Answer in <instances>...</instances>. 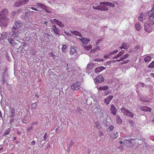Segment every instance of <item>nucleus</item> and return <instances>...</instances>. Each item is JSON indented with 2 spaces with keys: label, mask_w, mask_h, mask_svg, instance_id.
Returning a JSON list of instances; mask_svg holds the SVG:
<instances>
[{
  "label": "nucleus",
  "mask_w": 154,
  "mask_h": 154,
  "mask_svg": "<svg viewBox=\"0 0 154 154\" xmlns=\"http://www.w3.org/2000/svg\"><path fill=\"white\" fill-rule=\"evenodd\" d=\"M17 134H18L19 135H20L21 134V133L19 131H17Z\"/></svg>",
  "instance_id": "obj_60"
},
{
  "label": "nucleus",
  "mask_w": 154,
  "mask_h": 154,
  "mask_svg": "<svg viewBox=\"0 0 154 154\" xmlns=\"http://www.w3.org/2000/svg\"><path fill=\"white\" fill-rule=\"evenodd\" d=\"M76 48L74 46H71L70 47L69 50L70 54L72 55L74 54L76 52Z\"/></svg>",
  "instance_id": "obj_12"
},
{
  "label": "nucleus",
  "mask_w": 154,
  "mask_h": 154,
  "mask_svg": "<svg viewBox=\"0 0 154 154\" xmlns=\"http://www.w3.org/2000/svg\"><path fill=\"white\" fill-rule=\"evenodd\" d=\"M140 86H141L142 87H144V83H140Z\"/></svg>",
  "instance_id": "obj_49"
},
{
  "label": "nucleus",
  "mask_w": 154,
  "mask_h": 154,
  "mask_svg": "<svg viewBox=\"0 0 154 154\" xmlns=\"http://www.w3.org/2000/svg\"><path fill=\"white\" fill-rule=\"evenodd\" d=\"M110 110L111 113L114 116L116 115L117 110L116 107L113 104H112L110 106Z\"/></svg>",
  "instance_id": "obj_8"
},
{
  "label": "nucleus",
  "mask_w": 154,
  "mask_h": 154,
  "mask_svg": "<svg viewBox=\"0 0 154 154\" xmlns=\"http://www.w3.org/2000/svg\"><path fill=\"white\" fill-rule=\"evenodd\" d=\"M152 25L149 23L146 22L145 23L144 29L145 31L148 33H149L152 31Z\"/></svg>",
  "instance_id": "obj_5"
},
{
  "label": "nucleus",
  "mask_w": 154,
  "mask_h": 154,
  "mask_svg": "<svg viewBox=\"0 0 154 154\" xmlns=\"http://www.w3.org/2000/svg\"><path fill=\"white\" fill-rule=\"evenodd\" d=\"M124 54V51L122 50L116 56L113 57V59H116L122 56Z\"/></svg>",
  "instance_id": "obj_23"
},
{
  "label": "nucleus",
  "mask_w": 154,
  "mask_h": 154,
  "mask_svg": "<svg viewBox=\"0 0 154 154\" xmlns=\"http://www.w3.org/2000/svg\"><path fill=\"white\" fill-rule=\"evenodd\" d=\"M127 116H128L129 117H130L131 118H133L134 116V114H133L129 111V110H128V112L127 113V114L126 115Z\"/></svg>",
  "instance_id": "obj_32"
},
{
  "label": "nucleus",
  "mask_w": 154,
  "mask_h": 154,
  "mask_svg": "<svg viewBox=\"0 0 154 154\" xmlns=\"http://www.w3.org/2000/svg\"><path fill=\"white\" fill-rule=\"evenodd\" d=\"M128 47L127 44L126 43H123L122 45V46L120 47L121 49L123 48L126 49Z\"/></svg>",
  "instance_id": "obj_28"
},
{
  "label": "nucleus",
  "mask_w": 154,
  "mask_h": 154,
  "mask_svg": "<svg viewBox=\"0 0 154 154\" xmlns=\"http://www.w3.org/2000/svg\"><path fill=\"white\" fill-rule=\"evenodd\" d=\"M146 16L149 17L146 22L149 23L151 25L154 24V5H153L152 9L146 13Z\"/></svg>",
  "instance_id": "obj_1"
},
{
  "label": "nucleus",
  "mask_w": 154,
  "mask_h": 154,
  "mask_svg": "<svg viewBox=\"0 0 154 154\" xmlns=\"http://www.w3.org/2000/svg\"><path fill=\"white\" fill-rule=\"evenodd\" d=\"M113 128L114 126H109L108 128L107 131H108L110 132L113 130Z\"/></svg>",
  "instance_id": "obj_41"
},
{
  "label": "nucleus",
  "mask_w": 154,
  "mask_h": 154,
  "mask_svg": "<svg viewBox=\"0 0 154 154\" xmlns=\"http://www.w3.org/2000/svg\"><path fill=\"white\" fill-rule=\"evenodd\" d=\"M83 47L87 51H89L92 48V47L91 45L89 46H83Z\"/></svg>",
  "instance_id": "obj_37"
},
{
  "label": "nucleus",
  "mask_w": 154,
  "mask_h": 154,
  "mask_svg": "<svg viewBox=\"0 0 154 154\" xmlns=\"http://www.w3.org/2000/svg\"><path fill=\"white\" fill-rule=\"evenodd\" d=\"M135 27L136 30L137 31H139L141 29L140 26L138 23L135 24Z\"/></svg>",
  "instance_id": "obj_38"
},
{
  "label": "nucleus",
  "mask_w": 154,
  "mask_h": 154,
  "mask_svg": "<svg viewBox=\"0 0 154 154\" xmlns=\"http://www.w3.org/2000/svg\"><path fill=\"white\" fill-rule=\"evenodd\" d=\"M15 26L17 28H19L21 27L22 24L20 21H17L15 22Z\"/></svg>",
  "instance_id": "obj_24"
},
{
  "label": "nucleus",
  "mask_w": 154,
  "mask_h": 154,
  "mask_svg": "<svg viewBox=\"0 0 154 154\" xmlns=\"http://www.w3.org/2000/svg\"><path fill=\"white\" fill-rule=\"evenodd\" d=\"M117 120L116 122L118 124H119L122 123V121L121 119L119 116H117Z\"/></svg>",
  "instance_id": "obj_34"
},
{
  "label": "nucleus",
  "mask_w": 154,
  "mask_h": 154,
  "mask_svg": "<svg viewBox=\"0 0 154 154\" xmlns=\"http://www.w3.org/2000/svg\"><path fill=\"white\" fill-rule=\"evenodd\" d=\"M38 122H35L34 123H33V125H38Z\"/></svg>",
  "instance_id": "obj_55"
},
{
  "label": "nucleus",
  "mask_w": 154,
  "mask_h": 154,
  "mask_svg": "<svg viewBox=\"0 0 154 154\" xmlns=\"http://www.w3.org/2000/svg\"><path fill=\"white\" fill-rule=\"evenodd\" d=\"M35 140H33L31 142V144L32 145H34L35 144Z\"/></svg>",
  "instance_id": "obj_48"
},
{
  "label": "nucleus",
  "mask_w": 154,
  "mask_h": 154,
  "mask_svg": "<svg viewBox=\"0 0 154 154\" xmlns=\"http://www.w3.org/2000/svg\"><path fill=\"white\" fill-rule=\"evenodd\" d=\"M148 67L149 68H154V61H153L148 66Z\"/></svg>",
  "instance_id": "obj_40"
},
{
  "label": "nucleus",
  "mask_w": 154,
  "mask_h": 154,
  "mask_svg": "<svg viewBox=\"0 0 154 154\" xmlns=\"http://www.w3.org/2000/svg\"><path fill=\"white\" fill-rule=\"evenodd\" d=\"M151 59V57L149 56H147L145 58L144 60L146 62H149Z\"/></svg>",
  "instance_id": "obj_31"
},
{
  "label": "nucleus",
  "mask_w": 154,
  "mask_h": 154,
  "mask_svg": "<svg viewBox=\"0 0 154 154\" xmlns=\"http://www.w3.org/2000/svg\"><path fill=\"white\" fill-rule=\"evenodd\" d=\"M79 39L83 43L84 45H86L88 44L90 41L89 39H86V38H79Z\"/></svg>",
  "instance_id": "obj_20"
},
{
  "label": "nucleus",
  "mask_w": 154,
  "mask_h": 154,
  "mask_svg": "<svg viewBox=\"0 0 154 154\" xmlns=\"http://www.w3.org/2000/svg\"><path fill=\"white\" fill-rule=\"evenodd\" d=\"M141 109L143 111L149 112H151L152 110L151 108L147 106L142 107L141 108Z\"/></svg>",
  "instance_id": "obj_21"
},
{
  "label": "nucleus",
  "mask_w": 154,
  "mask_h": 154,
  "mask_svg": "<svg viewBox=\"0 0 154 154\" xmlns=\"http://www.w3.org/2000/svg\"><path fill=\"white\" fill-rule=\"evenodd\" d=\"M104 78L102 76L99 75L95 79V81L97 83H101L104 81Z\"/></svg>",
  "instance_id": "obj_10"
},
{
  "label": "nucleus",
  "mask_w": 154,
  "mask_h": 154,
  "mask_svg": "<svg viewBox=\"0 0 154 154\" xmlns=\"http://www.w3.org/2000/svg\"><path fill=\"white\" fill-rule=\"evenodd\" d=\"M106 68L103 66L98 67L95 69V72L97 73H99L103 70L105 69Z\"/></svg>",
  "instance_id": "obj_14"
},
{
  "label": "nucleus",
  "mask_w": 154,
  "mask_h": 154,
  "mask_svg": "<svg viewBox=\"0 0 154 154\" xmlns=\"http://www.w3.org/2000/svg\"><path fill=\"white\" fill-rule=\"evenodd\" d=\"M11 129L10 128H9L5 130L3 136H5L6 135H8L10 134L11 132Z\"/></svg>",
  "instance_id": "obj_26"
},
{
  "label": "nucleus",
  "mask_w": 154,
  "mask_h": 154,
  "mask_svg": "<svg viewBox=\"0 0 154 154\" xmlns=\"http://www.w3.org/2000/svg\"><path fill=\"white\" fill-rule=\"evenodd\" d=\"M129 60H124V61H123L122 62L120 63V64H122L126 63H128V62H129Z\"/></svg>",
  "instance_id": "obj_43"
},
{
  "label": "nucleus",
  "mask_w": 154,
  "mask_h": 154,
  "mask_svg": "<svg viewBox=\"0 0 154 154\" xmlns=\"http://www.w3.org/2000/svg\"><path fill=\"white\" fill-rule=\"evenodd\" d=\"M100 5H105L109 6V7H115V5L111 2H100Z\"/></svg>",
  "instance_id": "obj_13"
},
{
  "label": "nucleus",
  "mask_w": 154,
  "mask_h": 154,
  "mask_svg": "<svg viewBox=\"0 0 154 154\" xmlns=\"http://www.w3.org/2000/svg\"><path fill=\"white\" fill-rule=\"evenodd\" d=\"M129 123L130 124L132 125L134 123L132 121H130L129 122Z\"/></svg>",
  "instance_id": "obj_57"
},
{
  "label": "nucleus",
  "mask_w": 154,
  "mask_h": 154,
  "mask_svg": "<svg viewBox=\"0 0 154 154\" xmlns=\"http://www.w3.org/2000/svg\"><path fill=\"white\" fill-rule=\"evenodd\" d=\"M107 5H103V6H102L101 5H100V10L101 11H108L109 10V9Z\"/></svg>",
  "instance_id": "obj_19"
},
{
  "label": "nucleus",
  "mask_w": 154,
  "mask_h": 154,
  "mask_svg": "<svg viewBox=\"0 0 154 154\" xmlns=\"http://www.w3.org/2000/svg\"><path fill=\"white\" fill-rule=\"evenodd\" d=\"M152 123H154V119L152 120Z\"/></svg>",
  "instance_id": "obj_64"
},
{
  "label": "nucleus",
  "mask_w": 154,
  "mask_h": 154,
  "mask_svg": "<svg viewBox=\"0 0 154 154\" xmlns=\"http://www.w3.org/2000/svg\"><path fill=\"white\" fill-rule=\"evenodd\" d=\"M119 143L120 144H122L123 143V142L122 141H121Z\"/></svg>",
  "instance_id": "obj_59"
},
{
  "label": "nucleus",
  "mask_w": 154,
  "mask_h": 154,
  "mask_svg": "<svg viewBox=\"0 0 154 154\" xmlns=\"http://www.w3.org/2000/svg\"><path fill=\"white\" fill-rule=\"evenodd\" d=\"M52 29L54 33L56 35H59L60 34L59 30L56 28L55 26H52Z\"/></svg>",
  "instance_id": "obj_18"
},
{
  "label": "nucleus",
  "mask_w": 154,
  "mask_h": 154,
  "mask_svg": "<svg viewBox=\"0 0 154 154\" xmlns=\"http://www.w3.org/2000/svg\"><path fill=\"white\" fill-rule=\"evenodd\" d=\"M145 18V15L142 13H141L138 17L139 20L140 21H142L143 19Z\"/></svg>",
  "instance_id": "obj_27"
},
{
  "label": "nucleus",
  "mask_w": 154,
  "mask_h": 154,
  "mask_svg": "<svg viewBox=\"0 0 154 154\" xmlns=\"http://www.w3.org/2000/svg\"><path fill=\"white\" fill-rule=\"evenodd\" d=\"M9 19L5 16L1 17L0 16V26L1 27H6L8 25Z\"/></svg>",
  "instance_id": "obj_2"
},
{
  "label": "nucleus",
  "mask_w": 154,
  "mask_h": 154,
  "mask_svg": "<svg viewBox=\"0 0 154 154\" xmlns=\"http://www.w3.org/2000/svg\"><path fill=\"white\" fill-rule=\"evenodd\" d=\"M50 56L52 57H54L55 56V55L53 53V52H51V53H50Z\"/></svg>",
  "instance_id": "obj_45"
},
{
  "label": "nucleus",
  "mask_w": 154,
  "mask_h": 154,
  "mask_svg": "<svg viewBox=\"0 0 154 154\" xmlns=\"http://www.w3.org/2000/svg\"><path fill=\"white\" fill-rule=\"evenodd\" d=\"M132 140H134V139H129V140H125V141H127H127H128V142H131V141Z\"/></svg>",
  "instance_id": "obj_51"
},
{
  "label": "nucleus",
  "mask_w": 154,
  "mask_h": 154,
  "mask_svg": "<svg viewBox=\"0 0 154 154\" xmlns=\"http://www.w3.org/2000/svg\"><path fill=\"white\" fill-rule=\"evenodd\" d=\"M9 111L8 113V117L12 118L15 115V110L13 107L10 106L9 107Z\"/></svg>",
  "instance_id": "obj_6"
},
{
  "label": "nucleus",
  "mask_w": 154,
  "mask_h": 154,
  "mask_svg": "<svg viewBox=\"0 0 154 154\" xmlns=\"http://www.w3.org/2000/svg\"><path fill=\"white\" fill-rule=\"evenodd\" d=\"M47 23V21H45L44 22V23L45 24H46Z\"/></svg>",
  "instance_id": "obj_63"
},
{
  "label": "nucleus",
  "mask_w": 154,
  "mask_h": 154,
  "mask_svg": "<svg viewBox=\"0 0 154 154\" xmlns=\"http://www.w3.org/2000/svg\"><path fill=\"white\" fill-rule=\"evenodd\" d=\"M46 133H45V135L44 136V140L45 141V140L46 139Z\"/></svg>",
  "instance_id": "obj_52"
},
{
  "label": "nucleus",
  "mask_w": 154,
  "mask_h": 154,
  "mask_svg": "<svg viewBox=\"0 0 154 154\" xmlns=\"http://www.w3.org/2000/svg\"><path fill=\"white\" fill-rule=\"evenodd\" d=\"M103 135V133L102 132H100V134H99V136L100 137L102 136Z\"/></svg>",
  "instance_id": "obj_56"
},
{
  "label": "nucleus",
  "mask_w": 154,
  "mask_h": 154,
  "mask_svg": "<svg viewBox=\"0 0 154 154\" xmlns=\"http://www.w3.org/2000/svg\"><path fill=\"white\" fill-rule=\"evenodd\" d=\"M71 88L72 90L74 91H78L81 88V84L79 81L72 84Z\"/></svg>",
  "instance_id": "obj_3"
},
{
  "label": "nucleus",
  "mask_w": 154,
  "mask_h": 154,
  "mask_svg": "<svg viewBox=\"0 0 154 154\" xmlns=\"http://www.w3.org/2000/svg\"><path fill=\"white\" fill-rule=\"evenodd\" d=\"M8 40L9 42L12 46H14V44L15 43V42L12 39V38H9L8 39Z\"/></svg>",
  "instance_id": "obj_29"
},
{
  "label": "nucleus",
  "mask_w": 154,
  "mask_h": 154,
  "mask_svg": "<svg viewBox=\"0 0 154 154\" xmlns=\"http://www.w3.org/2000/svg\"><path fill=\"white\" fill-rule=\"evenodd\" d=\"M92 8L95 10H100V6H93Z\"/></svg>",
  "instance_id": "obj_42"
},
{
  "label": "nucleus",
  "mask_w": 154,
  "mask_h": 154,
  "mask_svg": "<svg viewBox=\"0 0 154 154\" xmlns=\"http://www.w3.org/2000/svg\"><path fill=\"white\" fill-rule=\"evenodd\" d=\"M118 50H116L112 52H111L110 53V54H116L118 53Z\"/></svg>",
  "instance_id": "obj_44"
},
{
  "label": "nucleus",
  "mask_w": 154,
  "mask_h": 154,
  "mask_svg": "<svg viewBox=\"0 0 154 154\" xmlns=\"http://www.w3.org/2000/svg\"><path fill=\"white\" fill-rule=\"evenodd\" d=\"M122 112L125 115H126L128 111V110L126 109L124 107H122L121 109Z\"/></svg>",
  "instance_id": "obj_30"
},
{
  "label": "nucleus",
  "mask_w": 154,
  "mask_h": 154,
  "mask_svg": "<svg viewBox=\"0 0 154 154\" xmlns=\"http://www.w3.org/2000/svg\"><path fill=\"white\" fill-rule=\"evenodd\" d=\"M108 88V87L107 86H104L97 88L98 90H106Z\"/></svg>",
  "instance_id": "obj_25"
},
{
  "label": "nucleus",
  "mask_w": 154,
  "mask_h": 154,
  "mask_svg": "<svg viewBox=\"0 0 154 154\" xmlns=\"http://www.w3.org/2000/svg\"><path fill=\"white\" fill-rule=\"evenodd\" d=\"M113 96H109L105 100V102L107 104H109L110 101L113 98Z\"/></svg>",
  "instance_id": "obj_16"
},
{
  "label": "nucleus",
  "mask_w": 154,
  "mask_h": 154,
  "mask_svg": "<svg viewBox=\"0 0 154 154\" xmlns=\"http://www.w3.org/2000/svg\"><path fill=\"white\" fill-rule=\"evenodd\" d=\"M25 14L26 16H29V12H26Z\"/></svg>",
  "instance_id": "obj_54"
},
{
  "label": "nucleus",
  "mask_w": 154,
  "mask_h": 154,
  "mask_svg": "<svg viewBox=\"0 0 154 154\" xmlns=\"http://www.w3.org/2000/svg\"><path fill=\"white\" fill-rule=\"evenodd\" d=\"M19 32L17 30V28L15 26H13L12 28L11 35L14 37H17L18 36Z\"/></svg>",
  "instance_id": "obj_7"
},
{
  "label": "nucleus",
  "mask_w": 154,
  "mask_h": 154,
  "mask_svg": "<svg viewBox=\"0 0 154 154\" xmlns=\"http://www.w3.org/2000/svg\"><path fill=\"white\" fill-rule=\"evenodd\" d=\"M119 135L118 133L116 131H114L112 132L110 135V137L112 139H116Z\"/></svg>",
  "instance_id": "obj_9"
},
{
  "label": "nucleus",
  "mask_w": 154,
  "mask_h": 154,
  "mask_svg": "<svg viewBox=\"0 0 154 154\" xmlns=\"http://www.w3.org/2000/svg\"><path fill=\"white\" fill-rule=\"evenodd\" d=\"M60 126H59L57 128L56 130H55V131L56 132L58 131L59 130V129H60Z\"/></svg>",
  "instance_id": "obj_53"
},
{
  "label": "nucleus",
  "mask_w": 154,
  "mask_h": 154,
  "mask_svg": "<svg viewBox=\"0 0 154 154\" xmlns=\"http://www.w3.org/2000/svg\"><path fill=\"white\" fill-rule=\"evenodd\" d=\"M36 5L38 7V8H42V9H44L45 10H46L47 12H48L49 13H50V11H47V7L45 5H43L41 3H37Z\"/></svg>",
  "instance_id": "obj_11"
},
{
  "label": "nucleus",
  "mask_w": 154,
  "mask_h": 154,
  "mask_svg": "<svg viewBox=\"0 0 154 154\" xmlns=\"http://www.w3.org/2000/svg\"><path fill=\"white\" fill-rule=\"evenodd\" d=\"M72 33L76 35H78L79 36H81V35L80 32L76 31L72 32Z\"/></svg>",
  "instance_id": "obj_36"
},
{
  "label": "nucleus",
  "mask_w": 154,
  "mask_h": 154,
  "mask_svg": "<svg viewBox=\"0 0 154 154\" xmlns=\"http://www.w3.org/2000/svg\"><path fill=\"white\" fill-rule=\"evenodd\" d=\"M0 117H2V116L1 112L0 111Z\"/></svg>",
  "instance_id": "obj_61"
},
{
  "label": "nucleus",
  "mask_w": 154,
  "mask_h": 154,
  "mask_svg": "<svg viewBox=\"0 0 154 154\" xmlns=\"http://www.w3.org/2000/svg\"><path fill=\"white\" fill-rule=\"evenodd\" d=\"M16 137H14V140H16Z\"/></svg>",
  "instance_id": "obj_62"
},
{
  "label": "nucleus",
  "mask_w": 154,
  "mask_h": 154,
  "mask_svg": "<svg viewBox=\"0 0 154 154\" xmlns=\"http://www.w3.org/2000/svg\"><path fill=\"white\" fill-rule=\"evenodd\" d=\"M35 96L38 98H39V95L38 94H35Z\"/></svg>",
  "instance_id": "obj_58"
},
{
  "label": "nucleus",
  "mask_w": 154,
  "mask_h": 154,
  "mask_svg": "<svg viewBox=\"0 0 154 154\" xmlns=\"http://www.w3.org/2000/svg\"><path fill=\"white\" fill-rule=\"evenodd\" d=\"M7 33L6 32H3L1 34V36L3 39H5L7 37Z\"/></svg>",
  "instance_id": "obj_33"
},
{
  "label": "nucleus",
  "mask_w": 154,
  "mask_h": 154,
  "mask_svg": "<svg viewBox=\"0 0 154 154\" xmlns=\"http://www.w3.org/2000/svg\"><path fill=\"white\" fill-rule=\"evenodd\" d=\"M29 0H19L17 2L15 3V5H14V7H19L25 5L28 3L29 2Z\"/></svg>",
  "instance_id": "obj_4"
},
{
  "label": "nucleus",
  "mask_w": 154,
  "mask_h": 154,
  "mask_svg": "<svg viewBox=\"0 0 154 154\" xmlns=\"http://www.w3.org/2000/svg\"><path fill=\"white\" fill-rule=\"evenodd\" d=\"M31 9L32 10H34L36 11H38V9H36L33 7H31Z\"/></svg>",
  "instance_id": "obj_50"
},
{
  "label": "nucleus",
  "mask_w": 154,
  "mask_h": 154,
  "mask_svg": "<svg viewBox=\"0 0 154 154\" xmlns=\"http://www.w3.org/2000/svg\"><path fill=\"white\" fill-rule=\"evenodd\" d=\"M37 105V103L36 102L33 103L31 105V108L32 109H34L36 107Z\"/></svg>",
  "instance_id": "obj_35"
},
{
  "label": "nucleus",
  "mask_w": 154,
  "mask_h": 154,
  "mask_svg": "<svg viewBox=\"0 0 154 154\" xmlns=\"http://www.w3.org/2000/svg\"><path fill=\"white\" fill-rule=\"evenodd\" d=\"M66 48V45H63L62 48V51L63 52H65Z\"/></svg>",
  "instance_id": "obj_39"
},
{
  "label": "nucleus",
  "mask_w": 154,
  "mask_h": 154,
  "mask_svg": "<svg viewBox=\"0 0 154 154\" xmlns=\"http://www.w3.org/2000/svg\"><path fill=\"white\" fill-rule=\"evenodd\" d=\"M8 13V11L6 9H3L0 12V16L1 17L5 16V15L7 14Z\"/></svg>",
  "instance_id": "obj_17"
},
{
  "label": "nucleus",
  "mask_w": 154,
  "mask_h": 154,
  "mask_svg": "<svg viewBox=\"0 0 154 154\" xmlns=\"http://www.w3.org/2000/svg\"><path fill=\"white\" fill-rule=\"evenodd\" d=\"M53 20L54 21V22H56V24L59 26L61 27H63L64 26L63 24L62 23H61L60 22L57 20V19H54Z\"/></svg>",
  "instance_id": "obj_22"
},
{
  "label": "nucleus",
  "mask_w": 154,
  "mask_h": 154,
  "mask_svg": "<svg viewBox=\"0 0 154 154\" xmlns=\"http://www.w3.org/2000/svg\"><path fill=\"white\" fill-rule=\"evenodd\" d=\"M100 50V47L98 46H97L96 47L95 49V51H99Z\"/></svg>",
  "instance_id": "obj_46"
},
{
  "label": "nucleus",
  "mask_w": 154,
  "mask_h": 154,
  "mask_svg": "<svg viewBox=\"0 0 154 154\" xmlns=\"http://www.w3.org/2000/svg\"><path fill=\"white\" fill-rule=\"evenodd\" d=\"M129 56V54H125V55H124V56H123L121 57V58L117 60H115L114 61L115 62L117 61H118V62H119L120 61H123V60H125V59H126V58H127V57H128Z\"/></svg>",
  "instance_id": "obj_15"
},
{
  "label": "nucleus",
  "mask_w": 154,
  "mask_h": 154,
  "mask_svg": "<svg viewBox=\"0 0 154 154\" xmlns=\"http://www.w3.org/2000/svg\"><path fill=\"white\" fill-rule=\"evenodd\" d=\"M109 56L110 55L109 54H106V55H104V57L105 58H108L109 57Z\"/></svg>",
  "instance_id": "obj_47"
}]
</instances>
